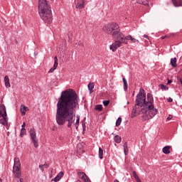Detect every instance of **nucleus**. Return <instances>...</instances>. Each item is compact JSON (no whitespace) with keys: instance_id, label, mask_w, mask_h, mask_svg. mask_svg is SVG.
I'll return each instance as SVG.
<instances>
[{"instance_id":"nucleus-41","label":"nucleus","mask_w":182,"mask_h":182,"mask_svg":"<svg viewBox=\"0 0 182 182\" xmlns=\"http://www.w3.org/2000/svg\"><path fill=\"white\" fill-rule=\"evenodd\" d=\"M144 38H146V39H149V36L144 34Z\"/></svg>"},{"instance_id":"nucleus-27","label":"nucleus","mask_w":182,"mask_h":182,"mask_svg":"<svg viewBox=\"0 0 182 182\" xmlns=\"http://www.w3.org/2000/svg\"><path fill=\"white\" fill-rule=\"evenodd\" d=\"M68 42H72V39L73 38V34L72 33V32H68Z\"/></svg>"},{"instance_id":"nucleus-17","label":"nucleus","mask_w":182,"mask_h":182,"mask_svg":"<svg viewBox=\"0 0 182 182\" xmlns=\"http://www.w3.org/2000/svg\"><path fill=\"white\" fill-rule=\"evenodd\" d=\"M171 65L173 68H177V58H173L171 59Z\"/></svg>"},{"instance_id":"nucleus-33","label":"nucleus","mask_w":182,"mask_h":182,"mask_svg":"<svg viewBox=\"0 0 182 182\" xmlns=\"http://www.w3.org/2000/svg\"><path fill=\"white\" fill-rule=\"evenodd\" d=\"M161 89H164V90H168V87H167V86L164 85H161Z\"/></svg>"},{"instance_id":"nucleus-2","label":"nucleus","mask_w":182,"mask_h":182,"mask_svg":"<svg viewBox=\"0 0 182 182\" xmlns=\"http://www.w3.org/2000/svg\"><path fill=\"white\" fill-rule=\"evenodd\" d=\"M157 109L154 108V99L153 95L147 94L146 99V93L141 92V90L136 95V105L132 109V117H136L137 114H144L142 116L144 120H150L157 114Z\"/></svg>"},{"instance_id":"nucleus-7","label":"nucleus","mask_w":182,"mask_h":182,"mask_svg":"<svg viewBox=\"0 0 182 182\" xmlns=\"http://www.w3.org/2000/svg\"><path fill=\"white\" fill-rule=\"evenodd\" d=\"M30 138L34 147H38L39 146V141H38V137L36 136V130L35 128H31L29 131Z\"/></svg>"},{"instance_id":"nucleus-43","label":"nucleus","mask_w":182,"mask_h":182,"mask_svg":"<svg viewBox=\"0 0 182 182\" xmlns=\"http://www.w3.org/2000/svg\"><path fill=\"white\" fill-rule=\"evenodd\" d=\"M20 182H23V178H20Z\"/></svg>"},{"instance_id":"nucleus-30","label":"nucleus","mask_w":182,"mask_h":182,"mask_svg":"<svg viewBox=\"0 0 182 182\" xmlns=\"http://www.w3.org/2000/svg\"><path fill=\"white\" fill-rule=\"evenodd\" d=\"M139 4H142V5H144L145 6H150V3L149 1H144Z\"/></svg>"},{"instance_id":"nucleus-25","label":"nucleus","mask_w":182,"mask_h":182,"mask_svg":"<svg viewBox=\"0 0 182 182\" xmlns=\"http://www.w3.org/2000/svg\"><path fill=\"white\" fill-rule=\"evenodd\" d=\"M95 110H97L98 112H102L103 110V106L102 105H97L95 106Z\"/></svg>"},{"instance_id":"nucleus-21","label":"nucleus","mask_w":182,"mask_h":182,"mask_svg":"<svg viewBox=\"0 0 182 182\" xmlns=\"http://www.w3.org/2000/svg\"><path fill=\"white\" fill-rule=\"evenodd\" d=\"M132 176H133L134 178L136 180V181L141 182V180H140V178H139V176L137 175V173H136L135 171H134L132 172Z\"/></svg>"},{"instance_id":"nucleus-34","label":"nucleus","mask_w":182,"mask_h":182,"mask_svg":"<svg viewBox=\"0 0 182 182\" xmlns=\"http://www.w3.org/2000/svg\"><path fill=\"white\" fill-rule=\"evenodd\" d=\"M39 168L41 170V171H45V168L43 167V164L39 165Z\"/></svg>"},{"instance_id":"nucleus-23","label":"nucleus","mask_w":182,"mask_h":182,"mask_svg":"<svg viewBox=\"0 0 182 182\" xmlns=\"http://www.w3.org/2000/svg\"><path fill=\"white\" fill-rule=\"evenodd\" d=\"M114 140L115 141V143H121L122 142V137H120L119 135H116L114 137Z\"/></svg>"},{"instance_id":"nucleus-18","label":"nucleus","mask_w":182,"mask_h":182,"mask_svg":"<svg viewBox=\"0 0 182 182\" xmlns=\"http://www.w3.org/2000/svg\"><path fill=\"white\" fill-rule=\"evenodd\" d=\"M95 88V82H90L88 84V90L90 91V93H93V89Z\"/></svg>"},{"instance_id":"nucleus-28","label":"nucleus","mask_w":182,"mask_h":182,"mask_svg":"<svg viewBox=\"0 0 182 182\" xmlns=\"http://www.w3.org/2000/svg\"><path fill=\"white\" fill-rule=\"evenodd\" d=\"M122 124V117H119L116 122V127L120 126Z\"/></svg>"},{"instance_id":"nucleus-14","label":"nucleus","mask_w":182,"mask_h":182,"mask_svg":"<svg viewBox=\"0 0 182 182\" xmlns=\"http://www.w3.org/2000/svg\"><path fill=\"white\" fill-rule=\"evenodd\" d=\"M173 6L178 8V6H182V0H171Z\"/></svg>"},{"instance_id":"nucleus-5","label":"nucleus","mask_w":182,"mask_h":182,"mask_svg":"<svg viewBox=\"0 0 182 182\" xmlns=\"http://www.w3.org/2000/svg\"><path fill=\"white\" fill-rule=\"evenodd\" d=\"M114 39H116L114 43H113L110 47L109 49L112 50V52H116L120 46H122V43H124L125 45H127V41H126V38H124V34H119V36H116Z\"/></svg>"},{"instance_id":"nucleus-3","label":"nucleus","mask_w":182,"mask_h":182,"mask_svg":"<svg viewBox=\"0 0 182 182\" xmlns=\"http://www.w3.org/2000/svg\"><path fill=\"white\" fill-rule=\"evenodd\" d=\"M38 14L46 23H52V10L46 0H38Z\"/></svg>"},{"instance_id":"nucleus-26","label":"nucleus","mask_w":182,"mask_h":182,"mask_svg":"<svg viewBox=\"0 0 182 182\" xmlns=\"http://www.w3.org/2000/svg\"><path fill=\"white\" fill-rule=\"evenodd\" d=\"M99 159H103V149L102 148H99Z\"/></svg>"},{"instance_id":"nucleus-12","label":"nucleus","mask_w":182,"mask_h":182,"mask_svg":"<svg viewBox=\"0 0 182 182\" xmlns=\"http://www.w3.org/2000/svg\"><path fill=\"white\" fill-rule=\"evenodd\" d=\"M124 39H125V41H132V42H133V43H136H136H139V40L133 38L131 35L124 36Z\"/></svg>"},{"instance_id":"nucleus-10","label":"nucleus","mask_w":182,"mask_h":182,"mask_svg":"<svg viewBox=\"0 0 182 182\" xmlns=\"http://www.w3.org/2000/svg\"><path fill=\"white\" fill-rule=\"evenodd\" d=\"M6 116V107L4 104H0V117H5Z\"/></svg>"},{"instance_id":"nucleus-37","label":"nucleus","mask_w":182,"mask_h":182,"mask_svg":"<svg viewBox=\"0 0 182 182\" xmlns=\"http://www.w3.org/2000/svg\"><path fill=\"white\" fill-rule=\"evenodd\" d=\"M26 127V124L25 122L23 123V124L21 125V129H25V127Z\"/></svg>"},{"instance_id":"nucleus-29","label":"nucleus","mask_w":182,"mask_h":182,"mask_svg":"<svg viewBox=\"0 0 182 182\" xmlns=\"http://www.w3.org/2000/svg\"><path fill=\"white\" fill-rule=\"evenodd\" d=\"M26 134V129H21L20 136H25Z\"/></svg>"},{"instance_id":"nucleus-45","label":"nucleus","mask_w":182,"mask_h":182,"mask_svg":"<svg viewBox=\"0 0 182 182\" xmlns=\"http://www.w3.org/2000/svg\"><path fill=\"white\" fill-rule=\"evenodd\" d=\"M167 119H168V120H170V119H171V118H170V117H168Z\"/></svg>"},{"instance_id":"nucleus-19","label":"nucleus","mask_w":182,"mask_h":182,"mask_svg":"<svg viewBox=\"0 0 182 182\" xmlns=\"http://www.w3.org/2000/svg\"><path fill=\"white\" fill-rule=\"evenodd\" d=\"M123 148H124V153L125 156H127V154H129V146H127V142H125L124 144Z\"/></svg>"},{"instance_id":"nucleus-39","label":"nucleus","mask_w":182,"mask_h":182,"mask_svg":"<svg viewBox=\"0 0 182 182\" xmlns=\"http://www.w3.org/2000/svg\"><path fill=\"white\" fill-rule=\"evenodd\" d=\"M166 38H170V36H162L161 37V39H166Z\"/></svg>"},{"instance_id":"nucleus-32","label":"nucleus","mask_w":182,"mask_h":182,"mask_svg":"<svg viewBox=\"0 0 182 182\" xmlns=\"http://www.w3.org/2000/svg\"><path fill=\"white\" fill-rule=\"evenodd\" d=\"M110 103V101L109 100H105L103 101V105L104 106H109V104Z\"/></svg>"},{"instance_id":"nucleus-47","label":"nucleus","mask_w":182,"mask_h":182,"mask_svg":"<svg viewBox=\"0 0 182 182\" xmlns=\"http://www.w3.org/2000/svg\"><path fill=\"white\" fill-rule=\"evenodd\" d=\"M0 182H2V179H0Z\"/></svg>"},{"instance_id":"nucleus-38","label":"nucleus","mask_w":182,"mask_h":182,"mask_svg":"<svg viewBox=\"0 0 182 182\" xmlns=\"http://www.w3.org/2000/svg\"><path fill=\"white\" fill-rule=\"evenodd\" d=\"M168 102L169 103H171V102H173V99H172L171 97H168Z\"/></svg>"},{"instance_id":"nucleus-4","label":"nucleus","mask_w":182,"mask_h":182,"mask_svg":"<svg viewBox=\"0 0 182 182\" xmlns=\"http://www.w3.org/2000/svg\"><path fill=\"white\" fill-rule=\"evenodd\" d=\"M102 31L105 33L111 35L112 38H116V36L123 34V33L120 32V26L116 22L105 24L102 27Z\"/></svg>"},{"instance_id":"nucleus-35","label":"nucleus","mask_w":182,"mask_h":182,"mask_svg":"<svg viewBox=\"0 0 182 182\" xmlns=\"http://www.w3.org/2000/svg\"><path fill=\"white\" fill-rule=\"evenodd\" d=\"M55 70H54L53 67L51 68L49 71H48V73H53V71H55Z\"/></svg>"},{"instance_id":"nucleus-8","label":"nucleus","mask_w":182,"mask_h":182,"mask_svg":"<svg viewBox=\"0 0 182 182\" xmlns=\"http://www.w3.org/2000/svg\"><path fill=\"white\" fill-rule=\"evenodd\" d=\"M79 178H81L84 182H90V179L85 172H77Z\"/></svg>"},{"instance_id":"nucleus-9","label":"nucleus","mask_w":182,"mask_h":182,"mask_svg":"<svg viewBox=\"0 0 182 182\" xmlns=\"http://www.w3.org/2000/svg\"><path fill=\"white\" fill-rule=\"evenodd\" d=\"M75 4L76 9H83L85 8V0H75Z\"/></svg>"},{"instance_id":"nucleus-20","label":"nucleus","mask_w":182,"mask_h":182,"mask_svg":"<svg viewBox=\"0 0 182 182\" xmlns=\"http://www.w3.org/2000/svg\"><path fill=\"white\" fill-rule=\"evenodd\" d=\"M162 151L164 154H170V146H166L164 147Z\"/></svg>"},{"instance_id":"nucleus-24","label":"nucleus","mask_w":182,"mask_h":182,"mask_svg":"<svg viewBox=\"0 0 182 182\" xmlns=\"http://www.w3.org/2000/svg\"><path fill=\"white\" fill-rule=\"evenodd\" d=\"M58 56H55L54 58V65H53V68H54V70H56V68H58Z\"/></svg>"},{"instance_id":"nucleus-31","label":"nucleus","mask_w":182,"mask_h":182,"mask_svg":"<svg viewBox=\"0 0 182 182\" xmlns=\"http://www.w3.org/2000/svg\"><path fill=\"white\" fill-rule=\"evenodd\" d=\"M80 122V117H77V119H76V122H75V126H76V129H77V126H79V123Z\"/></svg>"},{"instance_id":"nucleus-11","label":"nucleus","mask_w":182,"mask_h":182,"mask_svg":"<svg viewBox=\"0 0 182 182\" xmlns=\"http://www.w3.org/2000/svg\"><path fill=\"white\" fill-rule=\"evenodd\" d=\"M2 119H0L1 124L6 126V127H9V124L8 123V117H1Z\"/></svg>"},{"instance_id":"nucleus-44","label":"nucleus","mask_w":182,"mask_h":182,"mask_svg":"<svg viewBox=\"0 0 182 182\" xmlns=\"http://www.w3.org/2000/svg\"><path fill=\"white\" fill-rule=\"evenodd\" d=\"M114 182H119V180L115 179V180L114 181Z\"/></svg>"},{"instance_id":"nucleus-36","label":"nucleus","mask_w":182,"mask_h":182,"mask_svg":"<svg viewBox=\"0 0 182 182\" xmlns=\"http://www.w3.org/2000/svg\"><path fill=\"white\" fill-rule=\"evenodd\" d=\"M43 166L44 168H48L49 167V165H48V164H46V163L43 164Z\"/></svg>"},{"instance_id":"nucleus-1","label":"nucleus","mask_w":182,"mask_h":182,"mask_svg":"<svg viewBox=\"0 0 182 182\" xmlns=\"http://www.w3.org/2000/svg\"><path fill=\"white\" fill-rule=\"evenodd\" d=\"M80 99L73 90H67L61 92L57 103L56 122L59 126H63L68 122V127L70 128L75 123L76 109L79 107Z\"/></svg>"},{"instance_id":"nucleus-22","label":"nucleus","mask_w":182,"mask_h":182,"mask_svg":"<svg viewBox=\"0 0 182 182\" xmlns=\"http://www.w3.org/2000/svg\"><path fill=\"white\" fill-rule=\"evenodd\" d=\"M122 80H123V83H124V90H127L129 86L127 85V80H126V78L123 77L122 78Z\"/></svg>"},{"instance_id":"nucleus-40","label":"nucleus","mask_w":182,"mask_h":182,"mask_svg":"<svg viewBox=\"0 0 182 182\" xmlns=\"http://www.w3.org/2000/svg\"><path fill=\"white\" fill-rule=\"evenodd\" d=\"M172 82H173V81H172L171 80H168V82H167V85H170V83H172Z\"/></svg>"},{"instance_id":"nucleus-13","label":"nucleus","mask_w":182,"mask_h":182,"mask_svg":"<svg viewBox=\"0 0 182 182\" xmlns=\"http://www.w3.org/2000/svg\"><path fill=\"white\" fill-rule=\"evenodd\" d=\"M20 110H21V116H25L26 114V112H28L29 109H28V107L25 105H21L20 107Z\"/></svg>"},{"instance_id":"nucleus-15","label":"nucleus","mask_w":182,"mask_h":182,"mask_svg":"<svg viewBox=\"0 0 182 182\" xmlns=\"http://www.w3.org/2000/svg\"><path fill=\"white\" fill-rule=\"evenodd\" d=\"M63 171H60V173H58V174L54 178L53 181H59V180H60V178L63 177Z\"/></svg>"},{"instance_id":"nucleus-16","label":"nucleus","mask_w":182,"mask_h":182,"mask_svg":"<svg viewBox=\"0 0 182 182\" xmlns=\"http://www.w3.org/2000/svg\"><path fill=\"white\" fill-rule=\"evenodd\" d=\"M4 83L6 87H11V83H9V77H8V75L4 77Z\"/></svg>"},{"instance_id":"nucleus-46","label":"nucleus","mask_w":182,"mask_h":182,"mask_svg":"<svg viewBox=\"0 0 182 182\" xmlns=\"http://www.w3.org/2000/svg\"><path fill=\"white\" fill-rule=\"evenodd\" d=\"M77 182H80V180H77Z\"/></svg>"},{"instance_id":"nucleus-42","label":"nucleus","mask_w":182,"mask_h":182,"mask_svg":"<svg viewBox=\"0 0 182 182\" xmlns=\"http://www.w3.org/2000/svg\"><path fill=\"white\" fill-rule=\"evenodd\" d=\"M179 82L182 85V79L181 78H180Z\"/></svg>"},{"instance_id":"nucleus-6","label":"nucleus","mask_w":182,"mask_h":182,"mask_svg":"<svg viewBox=\"0 0 182 182\" xmlns=\"http://www.w3.org/2000/svg\"><path fill=\"white\" fill-rule=\"evenodd\" d=\"M13 173L17 178H21V161L19 158H14V164L13 166Z\"/></svg>"}]
</instances>
